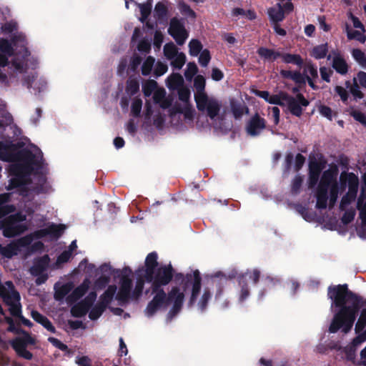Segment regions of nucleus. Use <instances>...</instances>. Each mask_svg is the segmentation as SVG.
Returning <instances> with one entry per match:
<instances>
[{
	"instance_id": "obj_1",
	"label": "nucleus",
	"mask_w": 366,
	"mask_h": 366,
	"mask_svg": "<svg viewBox=\"0 0 366 366\" xmlns=\"http://www.w3.org/2000/svg\"><path fill=\"white\" fill-rule=\"evenodd\" d=\"M157 265V254L149 253L145 259V269H139L137 272L139 279L131 295L133 298L137 299L142 292L144 280L151 282L154 297L145 310L146 315L152 317L158 310L164 309L169 304H172V308L169 313V317L172 318L180 311L187 289H191L190 305L196 301L201 289V277L199 271H194L192 275H187L184 285L173 287L167 297L160 287L167 285L172 280V268L171 264H169L156 269Z\"/></svg>"
},
{
	"instance_id": "obj_2",
	"label": "nucleus",
	"mask_w": 366,
	"mask_h": 366,
	"mask_svg": "<svg viewBox=\"0 0 366 366\" xmlns=\"http://www.w3.org/2000/svg\"><path fill=\"white\" fill-rule=\"evenodd\" d=\"M0 159L12 162L9 167L12 176L9 186L17 189L23 197L51 190L41 172L43 154L37 147L29 145L19 150L12 144L0 142Z\"/></svg>"
},
{
	"instance_id": "obj_3",
	"label": "nucleus",
	"mask_w": 366,
	"mask_h": 366,
	"mask_svg": "<svg viewBox=\"0 0 366 366\" xmlns=\"http://www.w3.org/2000/svg\"><path fill=\"white\" fill-rule=\"evenodd\" d=\"M328 297L332 300L331 309L338 308L335 312L329 327L331 333L339 330L345 333L350 332L355 321L360 307V299L347 290V285L330 287Z\"/></svg>"
},
{
	"instance_id": "obj_4",
	"label": "nucleus",
	"mask_w": 366,
	"mask_h": 366,
	"mask_svg": "<svg viewBox=\"0 0 366 366\" xmlns=\"http://www.w3.org/2000/svg\"><path fill=\"white\" fill-rule=\"evenodd\" d=\"M132 272L130 268L124 267L123 269L115 271V275L120 277L119 290L117 293V287L110 285L107 290L101 295L99 302L95 305L89 313V317L92 320H97L103 313L107 305L112 302L114 295L120 302H127L131 295L132 276Z\"/></svg>"
},
{
	"instance_id": "obj_5",
	"label": "nucleus",
	"mask_w": 366,
	"mask_h": 366,
	"mask_svg": "<svg viewBox=\"0 0 366 366\" xmlns=\"http://www.w3.org/2000/svg\"><path fill=\"white\" fill-rule=\"evenodd\" d=\"M65 228V226L62 224H51L46 228L37 230L6 245L0 244V254L4 257L11 258L13 256L23 252V248L28 247L31 243L34 237L42 238L49 235L51 237L58 238Z\"/></svg>"
},
{
	"instance_id": "obj_6",
	"label": "nucleus",
	"mask_w": 366,
	"mask_h": 366,
	"mask_svg": "<svg viewBox=\"0 0 366 366\" xmlns=\"http://www.w3.org/2000/svg\"><path fill=\"white\" fill-rule=\"evenodd\" d=\"M337 175V171L332 169H327L323 172L316 193L317 208H326L328 199L330 207L335 205L339 192Z\"/></svg>"
},
{
	"instance_id": "obj_7",
	"label": "nucleus",
	"mask_w": 366,
	"mask_h": 366,
	"mask_svg": "<svg viewBox=\"0 0 366 366\" xmlns=\"http://www.w3.org/2000/svg\"><path fill=\"white\" fill-rule=\"evenodd\" d=\"M14 46L17 49L20 47L19 51V54L21 55L23 59H19V54H16V56L13 60L12 66L19 72H23L29 69L30 66L28 64V61H31V59H28V51L25 47V38L23 34H19L14 37L12 39V44L5 39H0V51L7 57H10L14 54Z\"/></svg>"
},
{
	"instance_id": "obj_8",
	"label": "nucleus",
	"mask_w": 366,
	"mask_h": 366,
	"mask_svg": "<svg viewBox=\"0 0 366 366\" xmlns=\"http://www.w3.org/2000/svg\"><path fill=\"white\" fill-rule=\"evenodd\" d=\"M340 187L344 189L348 186V192L344 195L340 204V209L345 210L355 199L359 185L358 177L353 173H342L340 177Z\"/></svg>"
},
{
	"instance_id": "obj_9",
	"label": "nucleus",
	"mask_w": 366,
	"mask_h": 366,
	"mask_svg": "<svg viewBox=\"0 0 366 366\" xmlns=\"http://www.w3.org/2000/svg\"><path fill=\"white\" fill-rule=\"evenodd\" d=\"M25 220L26 215L21 212L9 215L6 218L0 220V229L3 230L4 237H14L26 229V226L23 223Z\"/></svg>"
},
{
	"instance_id": "obj_10",
	"label": "nucleus",
	"mask_w": 366,
	"mask_h": 366,
	"mask_svg": "<svg viewBox=\"0 0 366 366\" xmlns=\"http://www.w3.org/2000/svg\"><path fill=\"white\" fill-rule=\"evenodd\" d=\"M196 104L199 111L207 113V116L212 121L214 127L216 129H224L221 124L217 122V120L220 119L219 114L221 109V104L218 100L212 97H209L207 95L196 100Z\"/></svg>"
},
{
	"instance_id": "obj_11",
	"label": "nucleus",
	"mask_w": 366,
	"mask_h": 366,
	"mask_svg": "<svg viewBox=\"0 0 366 366\" xmlns=\"http://www.w3.org/2000/svg\"><path fill=\"white\" fill-rule=\"evenodd\" d=\"M34 344V339L27 333L23 332L21 337H16L11 342V345L16 353L26 360H31L32 354L26 350L27 345Z\"/></svg>"
},
{
	"instance_id": "obj_12",
	"label": "nucleus",
	"mask_w": 366,
	"mask_h": 366,
	"mask_svg": "<svg viewBox=\"0 0 366 366\" xmlns=\"http://www.w3.org/2000/svg\"><path fill=\"white\" fill-rule=\"evenodd\" d=\"M164 54L167 59L171 61V65L176 69H180L185 64V54L179 52L173 43L164 45Z\"/></svg>"
},
{
	"instance_id": "obj_13",
	"label": "nucleus",
	"mask_w": 366,
	"mask_h": 366,
	"mask_svg": "<svg viewBox=\"0 0 366 366\" xmlns=\"http://www.w3.org/2000/svg\"><path fill=\"white\" fill-rule=\"evenodd\" d=\"M49 257L48 255H44L42 257L36 259L34 265L30 269V272L32 275L37 277L36 283L41 285L44 283L48 279V275L44 273L49 264Z\"/></svg>"
},
{
	"instance_id": "obj_14",
	"label": "nucleus",
	"mask_w": 366,
	"mask_h": 366,
	"mask_svg": "<svg viewBox=\"0 0 366 366\" xmlns=\"http://www.w3.org/2000/svg\"><path fill=\"white\" fill-rule=\"evenodd\" d=\"M168 31L176 42L180 45L183 44L188 37V33L183 22L176 18L171 19Z\"/></svg>"
},
{
	"instance_id": "obj_15",
	"label": "nucleus",
	"mask_w": 366,
	"mask_h": 366,
	"mask_svg": "<svg viewBox=\"0 0 366 366\" xmlns=\"http://www.w3.org/2000/svg\"><path fill=\"white\" fill-rule=\"evenodd\" d=\"M178 90L179 99L183 103V107L177 109L178 113L183 114L185 120L192 121L194 117V110L192 109L189 104L190 97V91L188 88L182 86Z\"/></svg>"
},
{
	"instance_id": "obj_16",
	"label": "nucleus",
	"mask_w": 366,
	"mask_h": 366,
	"mask_svg": "<svg viewBox=\"0 0 366 366\" xmlns=\"http://www.w3.org/2000/svg\"><path fill=\"white\" fill-rule=\"evenodd\" d=\"M96 299L97 293L95 292H89L82 301L71 307V312L72 315L77 317L85 315Z\"/></svg>"
},
{
	"instance_id": "obj_17",
	"label": "nucleus",
	"mask_w": 366,
	"mask_h": 366,
	"mask_svg": "<svg viewBox=\"0 0 366 366\" xmlns=\"http://www.w3.org/2000/svg\"><path fill=\"white\" fill-rule=\"evenodd\" d=\"M308 104L309 102L302 94H297L296 98L287 95L285 105L287 106L293 115L300 117L302 113V107H306Z\"/></svg>"
},
{
	"instance_id": "obj_18",
	"label": "nucleus",
	"mask_w": 366,
	"mask_h": 366,
	"mask_svg": "<svg viewBox=\"0 0 366 366\" xmlns=\"http://www.w3.org/2000/svg\"><path fill=\"white\" fill-rule=\"evenodd\" d=\"M357 207L360 210L362 219V226L357 231V233L361 238L366 239V183L365 186L362 187L357 199Z\"/></svg>"
},
{
	"instance_id": "obj_19",
	"label": "nucleus",
	"mask_w": 366,
	"mask_h": 366,
	"mask_svg": "<svg viewBox=\"0 0 366 366\" xmlns=\"http://www.w3.org/2000/svg\"><path fill=\"white\" fill-rule=\"evenodd\" d=\"M259 277V272L257 269H254L251 274L246 273L240 277L239 282L242 286V291L239 297L240 301H243L245 300L248 295L249 292L248 289L245 285V282L249 278L253 284H256Z\"/></svg>"
},
{
	"instance_id": "obj_20",
	"label": "nucleus",
	"mask_w": 366,
	"mask_h": 366,
	"mask_svg": "<svg viewBox=\"0 0 366 366\" xmlns=\"http://www.w3.org/2000/svg\"><path fill=\"white\" fill-rule=\"evenodd\" d=\"M265 127V121L258 115L254 116L247 125V132L250 136L258 135Z\"/></svg>"
},
{
	"instance_id": "obj_21",
	"label": "nucleus",
	"mask_w": 366,
	"mask_h": 366,
	"mask_svg": "<svg viewBox=\"0 0 366 366\" xmlns=\"http://www.w3.org/2000/svg\"><path fill=\"white\" fill-rule=\"evenodd\" d=\"M304 74L306 76V79L310 86L314 90L318 89L319 86L315 84V81L318 78L317 67L312 63L307 62L305 67Z\"/></svg>"
},
{
	"instance_id": "obj_22",
	"label": "nucleus",
	"mask_w": 366,
	"mask_h": 366,
	"mask_svg": "<svg viewBox=\"0 0 366 366\" xmlns=\"http://www.w3.org/2000/svg\"><path fill=\"white\" fill-rule=\"evenodd\" d=\"M90 285V280L89 279H85L83 282L76 289H74L73 292L67 297V302L72 303L79 300L87 292Z\"/></svg>"
},
{
	"instance_id": "obj_23",
	"label": "nucleus",
	"mask_w": 366,
	"mask_h": 366,
	"mask_svg": "<svg viewBox=\"0 0 366 366\" xmlns=\"http://www.w3.org/2000/svg\"><path fill=\"white\" fill-rule=\"evenodd\" d=\"M285 13L287 12L284 10L281 3H277L267 10L268 16L272 24L282 21L285 19Z\"/></svg>"
},
{
	"instance_id": "obj_24",
	"label": "nucleus",
	"mask_w": 366,
	"mask_h": 366,
	"mask_svg": "<svg viewBox=\"0 0 366 366\" xmlns=\"http://www.w3.org/2000/svg\"><path fill=\"white\" fill-rule=\"evenodd\" d=\"M345 31L349 40L355 39L362 44L365 42V29H364V31L358 29H357V30H353L352 27L347 23H346L345 25Z\"/></svg>"
},
{
	"instance_id": "obj_25",
	"label": "nucleus",
	"mask_w": 366,
	"mask_h": 366,
	"mask_svg": "<svg viewBox=\"0 0 366 366\" xmlns=\"http://www.w3.org/2000/svg\"><path fill=\"white\" fill-rule=\"evenodd\" d=\"M257 54L264 61H274L281 56V52L278 50L270 49L266 47H260L257 50Z\"/></svg>"
},
{
	"instance_id": "obj_26",
	"label": "nucleus",
	"mask_w": 366,
	"mask_h": 366,
	"mask_svg": "<svg viewBox=\"0 0 366 366\" xmlns=\"http://www.w3.org/2000/svg\"><path fill=\"white\" fill-rule=\"evenodd\" d=\"M194 86L195 88L194 99L195 101L207 96L205 88V79L202 75H198L194 78Z\"/></svg>"
},
{
	"instance_id": "obj_27",
	"label": "nucleus",
	"mask_w": 366,
	"mask_h": 366,
	"mask_svg": "<svg viewBox=\"0 0 366 366\" xmlns=\"http://www.w3.org/2000/svg\"><path fill=\"white\" fill-rule=\"evenodd\" d=\"M73 284L67 282L63 285L56 284L54 286L55 294L54 297L56 300H63L66 295L72 290Z\"/></svg>"
},
{
	"instance_id": "obj_28",
	"label": "nucleus",
	"mask_w": 366,
	"mask_h": 366,
	"mask_svg": "<svg viewBox=\"0 0 366 366\" xmlns=\"http://www.w3.org/2000/svg\"><path fill=\"white\" fill-rule=\"evenodd\" d=\"M168 13L167 2L161 1L158 2L154 9V16L157 20L166 19Z\"/></svg>"
},
{
	"instance_id": "obj_29",
	"label": "nucleus",
	"mask_w": 366,
	"mask_h": 366,
	"mask_svg": "<svg viewBox=\"0 0 366 366\" xmlns=\"http://www.w3.org/2000/svg\"><path fill=\"white\" fill-rule=\"evenodd\" d=\"M183 78L179 74H172L167 80V86L170 89H179L183 86Z\"/></svg>"
},
{
	"instance_id": "obj_30",
	"label": "nucleus",
	"mask_w": 366,
	"mask_h": 366,
	"mask_svg": "<svg viewBox=\"0 0 366 366\" xmlns=\"http://www.w3.org/2000/svg\"><path fill=\"white\" fill-rule=\"evenodd\" d=\"M165 90L162 88H158L153 94V99L155 103L159 104L162 108H167L170 102L165 98Z\"/></svg>"
},
{
	"instance_id": "obj_31",
	"label": "nucleus",
	"mask_w": 366,
	"mask_h": 366,
	"mask_svg": "<svg viewBox=\"0 0 366 366\" xmlns=\"http://www.w3.org/2000/svg\"><path fill=\"white\" fill-rule=\"evenodd\" d=\"M332 67L337 72L345 74L347 72V64L345 60L339 54L334 56L332 60Z\"/></svg>"
},
{
	"instance_id": "obj_32",
	"label": "nucleus",
	"mask_w": 366,
	"mask_h": 366,
	"mask_svg": "<svg viewBox=\"0 0 366 366\" xmlns=\"http://www.w3.org/2000/svg\"><path fill=\"white\" fill-rule=\"evenodd\" d=\"M31 317L36 322L42 325L49 331L51 332H54V327L51 323V322L46 317H44L39 312L36 311H32Z\"/></svg>"
},
{
	"instance_id": "obj_33",
	"label": "nucleus",
	"mask_w": 366,
	"mask_h": 366,
	"mask_svg": "<svg viewBox=\"0 0 366 366\" xmlns=\"http://www.w3.org/2000/svg\"><path fill=\"white\" fill-rule=\"evenodd\" d=\"M283 62L287 64H293L297 66H301L303 63L302 59L298 54H285L281 52V56Z\"/></svg>"
},
{
	"instance_id": "obj_34",
	"label": "nucleus",
	"mask_w": 366,
	"mask_h": 366,
	"mask_svg": "<svg viewBox=\"0 0 366 366\" xmlns=\"http://www.w3.org/2000/svg\"><path fill=\"white\" fill-rule=\"evenodd\" d=\"M328 51L327 44H323L315 46L311 51V56L316 59H323Z\"/></svg>"
},
{
	"instance_id": "obj_35",
	"label": "nucleus",
	"mask_w": 366,
	"mask_h": 366,
	"mask_svg": "<svg viewBox=\"0 0 366 366\" xmlns=\"http://www.w3.org/2000/svg\"><path fill=\"white\" fill-rule=\"evenodd\" d=\"M157 89V84L154 80H148L142 85V90L145 97L151 96Z\"/></svg>"
},
{
	"instance_id": "obj_36",
	"label": "nucleus",
	"mask_w": 366,
	"mask_h": 366,
	"mask_svg": "<svg viewBox=\"0 0 366 366\" xmlns=\"http://www.w3.org/2000/svg\"><path fill=\"white\" fill-rule=\"evenodd\" d=\"M189 54L197 56L202 49L201 42L197 39H192L189 43Z\"/></svg>"
},
{
	"instance_id": "obj_37",
	"label": "nucleus",
	"mask_w": 366,
	"mask_h": 366,
	"mask_svg": "<svg viewBox=\"0 0 366 366\" xmlns=\"http://www.w3.org/2000/svg\"><path fill=\"white\" fill-rule=\"evenodd\" d=\"M366 326V308L362 310L360 315L356 322L355 330L356 333L362 332Z\"/></svg>"
},
{
	"instance_id": "obj_38",
	"label": "nucleus",
	"mask_w": 366,
	"mask_h": 366,
	"mask_svg": "<svg viewBox=\"0 0 366 366\" xmlns=\"http://www.w3.org/2000/svg\"><path fill=\"white\" fill-rule=\"evenodd\" d=\"M137 6L139 8L141 17L139 20L144 23L148 18L149 15L151 13V4H137Z\"/></svg>"
},
{
	"instance_id": "obj_39",
	"label": "nucleus",
	"mask_w": 366,
	"mask_h": 366,
	"mask_svg": "<svg viewBox=\"0 0 366 366\" xmlns=\"http://www.w3.org/2000/svg\"><path fill=\"white\" fill-rule=\"evenodd\" d=\"M34 239H37L36 237H33ZM44 244L40 241L34 242V243H31L28 247L23 248V252H26V254H30L34 252H37L39 250H41L43 249Z\"/></svg>"
},
{
	"instance_id": "obj_40",
	"label": "nucleus",
	"mask_w": 366,
	"mask_h": 366,
	"mask_svg": "<svg viewBox=\"0 0 366 366\" xmlns=\"http://www.w3.org/2000/svg\"><path fill=\"white\" fill-rule=\"evenodd\" d=\"M352 57L362 66H366V56L363 51L358 49L352 51Z\"/></svg>"
},
{
	"instance_id": "obj_41",
	"label": "nucleus",
	"mask_w": 366,
	"mask_h": 366,
	"mask_svg": "<svg viewBox=\"0 0 366 366\" xmlns=\"http://www.w3.org/2000/svg\"><path fill=\"white\" fill-rule=\"evenodd\" d=\"M287 95L285 94L269 95L267 102L272 104L285 105Z\"/></svg>"
},
{
	"instance_id": "obj_42",
	"label": "nucleus",
	"mask_w": 366,
	"mask_h": 366,
	"mask_svg": "<svg viewBox=\"0 0 366 366\" xmlns=\"http://www.w3.org/2000/svg\"><path fill=\"white\" fill-rule=\"evenodd\" d=\"M154 59L152 56H148L142 64V73L143 75H148L150 74L154 64Z\"/></svg>"
},
{
	"instance_id": "obj_43",
	"label": "nucleus",
	"mask_w": 366,
	"mask_h": 366,
	"mask_svg": "<svg viewBox=\"0 0 366 366\" xmlns=\"http://www.w3.org/2000/svg\"><path fill=\"white\" fill-rule=\"evenodd\" d=\"M139 82L135 79H129L127 84V92L131 95L134 94L139 90Z\"/></svg>"
},
{
	"instance_id": "obj_44",
	"label": "nucleus",
	"mask_w": 366,
	"mask_h": 366,
	"mask_svg": "<svg viewBox=\"0 0 366 366\" xmlns=\"http://www.w3.org/2000/svg\"><path fill=\"white\" fill-rule=\"evenodd\" d=\"M142 102L140 99H134L132 104L131 113L134 117H138L141 112Z\"/></svg>"
},
{
	"instance_id": "obj_45",
	"label": "nucleus",
	"mask_w": 366,
	"mask_h": 366,
	"mask_svg": "<svg viewBox=\"0 0 366 366\" xmlns=\"http://www.w3.org/2000/svg\"><path fill=\"white\" fill-rule=\"evenodd\" d=\"M345 213L342 217V222L344 224H348L351 222L355 216V210L353 208L346 209L344 210Z\"/></svg>"
},
{
	"instance_id": "obj_46",
	"label": "nucleus",
	"mask_w": 366,
	"mask_h": 366,
	"mask_svg": "<svg viewBox=\"0 0 366 366\" xmlns=\"http://www.w3.org/2000/svg\"><path fill=\"white\" fill-rule=\"evenodd\" d=\"M211 59L209 51L207 49L202 50L199 53V62L201 66L205 67L208 65Z\"/></svg>"
},
{
	"instance_id": "obj_47",
	"label": "nucleus",
	"mask_w": 366,
	"mask_h": 366,
	"mask_svg": "<svg viewBox=\"0 0 366 366\" xmlns=\"http://www.w3.org/2000/svg\"><path fill=\"white\" fill-rule=\"evenodd\" d=\"M210 297L211 295L209 291L205 289L198 303L199 307L202 311H203L206 308L207 302L210 299Z\"/></svg>"
},
{
	"instance_id": "obj_48",
	"label": "nucleus",
	"mask_w": 366,
	"mask_h": 366,
	"mask_svg": "<svg viewBox=\"0 0 366 366\" xmlns=\"http://www.w3.org/2000/svg\"><path fill=\"white\" fill-rule=\"evenodd\" d=\"M197 70L198 69L196 64L189 62L187 64V70L185 71V77L187 79L191 80L193 78V76L197 74Z\"/></svg>"
},
{
	"instance_id": "obj_49",
	"label": "nucleus",
	"mask_w": 366,
	"mask_h": 366,
	"mask_svg": "<svg viewBox=\"0 0 366 366\" xmlns=\"http://www.w3.org/2000/svg\"><path fill=\"white\" fill-rule=\"evenodd\" d=\"M347 18L351 20L352 22L353 27L355 29H361L364 31L365 26L362 24V22L360 21V19L356 17L351 11H348L347 14Z\"/></svg>"
},
{
	"instance_id": "obj_50",
	"label": "nucleus",
	"mask_w": 366,
	"mask_h": 366,
	"mask_svg": "<svg viewBox=\"0 0 366 366\" xmlns=\"http://www.w3.org/2000/svg\"><path fill=\"white\" fill-rule=\"evenodd\" d=\"M357 336L353 339L352 342V347L355 349L360 346L362 343L366 341V331H363L361 333H357Z\"/></svg>"
},
{
	"instance_id": "obj_51",
	"label": "nucleus",
	"mask_w": 366,
	"mask_h": 366,
	"mask_svg": "<svg viewBox=\"0 0 366 366\" xmlns=\"http://www.w3.org/2000/svg\"><path fill=\"white\" fill-rule=\"evenodd\" d=\"M351 114L356 121L366 126V114L365 113L358 110H354Z\"/></svg>"
},
{
	"instance_id": "obj_52",
	"label": "nucleus",
	"mask_w": 366,
	"mask_h": 366,
	"mask_svg": "<svg viewBox=\"0 0 366 366\" xmlns=\"http://www.w3.org/2000/svg\"><path fill=\"white\" fill-rule=\"evenodd\" d=\"M269 116L272 119L273 123L277 125L280 121V109L277 107H273L269 109Z\"/></svg>"
},
{
	"instance_id": "obj_53",
	"label": "nucleus",
	"mask_w": 366,
	"mask_h": 366,
	"mask_svg": "<svg viewBox=\"0 0 366 366\" xmlns=\"http://www.w3.org/2000/svg\"><path fill=\"white\" fill-rule=\"evenodd\" d=\"M71 251H64L57 258L56 262V267H58L60 264L66 262L71 257Z\"/></svg>"
},
{
	"instance_id": "obj_54",
	"label": "nucleus",
	"mask_w": 366,
	"mask_h": 366,
	"mask_svg": "<svg viewBox=\"0 0 366 366\" xmlns=\"http://www.w3.org/2000/svg\"><path fill=\"white\" fill-rule=\"evenodd\" d=\"M318 110L322 117H324L330 120L332 119V111L329 107L325 106V105H320L318 108Z\"/></svg>"
},
{
	"instance_id": "obj_55",
	"label": "nucleus",
	"mask_w": 366,
	"mask_h": 366,
	"mask_svg": "<svg viewBox=\"0 0 366 366\" xmlns=\"http://www.w3.org/2000/svg\"><path fill=\"white\" fill-rule=\"evenodd\" d=\"M167 66L162 62H157L154 67V74L156 76H162L167 71Z\"/></svg>"
},
{
	"instance_id": "obj_56",
	"label": "nucleus",
	"mask_w": 366,
	"mask_h": 366,
	"mask_svg": "<svg viewBox=\"0 0 366 366\" xmlns=\"http://www.w3.org/2000/svg\"><path fill=\"white\" fill-rule=\"evenodd\" d=\"M17 29V24L14 21H9L6 24H4L1 26V30L3 32L9 34L11 33Z\"/></svg>"
},
{
	"instance_id": "obj_57",
	"label": "nucleus",
	"mask_w": 366,
	"mask_h": 366,
	"mask_svg": "<svg viewBox=\"0 0 366 366\" xmlns=\"http://www.w3.org/2000/svg\"><path fill=\"white\" fill-rule=\"evenodd\" d=\"M320 72L322 80L327 82L330 81V76L332 73V71L330 69L327 68L325 66H322L320 67Z\"/></svg>"
},
{
	"instance_id": "obj_58",
	"label": "nucleus",
	"mask_w": 366,
	"mask_h": 366,
	"mask_svg": "<svg viewBox=\"0 0 366 366\" xmlns=\"http://www.w3.org/2000/svg\"><path fill=\"white\" fill-rule=\"evenodd\" d=\"M303 182V179L301 176L297 175L292 183V191L295 193H297L302 185V183Z\"/></svg>"
},
{
	"instance_id": "obj_59",
	"label": "nucleus",
	"mask_w": 366,
	"mask_h": 366,
	"mask_svg": "<svg viewBox=\"0 0 366 366\" xmlns=\"http://www.w3.org/2000/svg\"><path fill=\"white\" fill-rule=\"evenodd\" d=\"M3 119L0 121V130L6 125H9L12 123L13 119L11 114L4 112L3 114Z\"/></svg>"
},
{
	"instance_id": "obj_60",
	"label": "nucleus",
	"mask_w": 366,
	"mask_h": 366,
	"mask_svg": "<svg viewBox=\"0 0 366 366\" xmlns=\"http://www.w3.org/2000/svg\"><path fill=\"white\" fill-rule=\"evenodd\" d=\"M76 363L79 366H92V360L87 356H81L76 357Z\"/></svg>"
},
{
	"instance_id": "obj_61",
	"label": "nucleus",
	"mask_w": 366,
	"mask_h": 366,
	"mask_svg": "<svg viewBox=\"0 0 366 366\" xmlns=\"http://www.w3.org/2000/svg\"><path fill=\"white\" fill-rule=\"evenodd\" d=\"M49 341L54 345L56 347L59 348L62 351H66L67 350V346L62 343L60 340L54 337H49Z\"/></svg>"
},
{
	"instance_id": "obj_62",
	"label": "nucleus",
	"mask_w": 366,
	"mask_h": 366,
	"mask_svg": "<svg viewBox=\"0 0 366 366\" xmlns=\"http://www.w3.org/2000/svg\"><path fill=\"white\" fill-rule=\"evenodd\" d=\"M335 89L337 94L340 97L342 102H345L347 100L348 93L345 88L340 86H337Z\"/></svg>"
},
{
	"instance_id": "obj_63",
	"label": "nucleus",
	"mask_w": 366,
	"mask_h": 366,
	"mask_svg": "<svg viewBox=\"0 0 366 366\" xmlns=\"http://www.w3.org/2000/svg\"><path fill=\"white\" fill-rule=\"evenodd\" d=\"M109 282V277L105 275L100 277L98 278L94 284V287L96 289H101L104 287Z\"/></svg>"
},
{
	"instance_id": "obj_64",
	"label": "nucleus",
	"mask_w": 366,
	"mask_h": 366,
	"mask_svg": "<svg viewBox=\"0 0 366 366\" xmlns=\"http://www.w3.org/2000/svg\"><path fill=\"white\" fill-rule=\"evenodd\" d=\"M278 3H281V5L283 6L284 10L286 12H291L293 9V4L291 2V0H277Z\"/></svg>"
}]
</instances>
